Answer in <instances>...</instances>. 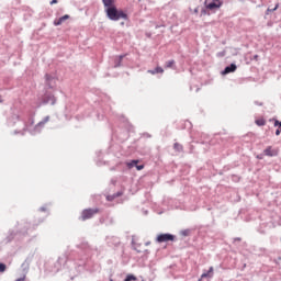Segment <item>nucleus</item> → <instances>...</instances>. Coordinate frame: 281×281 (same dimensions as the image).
Returning a JSON list of instances; mask_svg holds the SVG:
<instances>
[{
    "label": "nucleus",
    "mask_w": 281,
    "mask_h": 281,
    "mask_svg": "<svg viewBox=\"0 0 281 281\" xmlns=\"http://www.w3.org/2000/svg\"><path fill=\"white\" fill-rule=\"evenodd\" d=\"M103 5L105 8V14L110 21H120V19H128V14L123 10H117L115 7V0H102Z\"/></svg>",
    "instance_id": "f257e3e1"
},
{
    "label": "nucleus",
    "mask_w": 281,
    "mask_h": 281,
    "mask_svg": "<svg viewBox=\"0 0 281 281\" xmlns=\"http://www.w3.org/2000/svg\"><path fill=\"white\" fill-rule=\"evenodd\" d=\"M99 213L100 209H86L81 212V221H89V218H93Z\"/></svg>",
    "instance_id": "f03ea898"
},
{
    "label": "nucleus",
    "mask_w": 281,
    "mask_h": 281,
    "mask_svg": "<svg viewBox=\"0 0 281 281\" xmlns=\"http://www.w3.org/2000/svg\"><path fill=\"white\" fill-rule=\"evenodd\" d=\"M206 10H218L223 5V0H205Z\"/></svg>",
    "instance_id": "7ed1b4c3"
},
{
    "label": "nucleus",
    "mask_w": 281,
    "mask_h": 281,
    "mask_svg": "<svg viewBox=\"0 0 281 281\" xmlns=\"http://www.w3.org/2000/svg\"><path fill=\"white\" fill-rule=\"evenodd\" d=\"M173 240H175V235L168 234V233L159 234L156 237V243H173Z\"/></svg>",
    "instance_id": "20e7f679"
},
{
    "label": "nucleus",
    "mask_w": 281,
    "mask_h": 281,
    "mask_svg": "<svg viewBox=\"0 0 281 281\" xmlns=\"http://www.w3.org/2000/svg\"><path fill=\"white\" fill-rule=\"evenodd\" d=\"M263 155H266V157H278V149H274L272 146H268L263 150Z\"/></svg>",
    "instance_id": "39448f33"
},
{
    "label": "nucleus",
    "mask_w": 281,
    "mask_h": 281,
    "mask_svg": "<svg viewBox=\"0 0 281 281\" xmlns=\"http://www.w3.org/2000/svg\"><path fill=\"white\" fill-rule=\"evenodd\" d=\"M237 67L235 64H232L231 66H227L223 74H234V71H236Z\"/></svg>",
    "instance_id": "423d86ee"
},
{
    "label": "nucleus",
    "mask_w": 281,
    "mask_h": 281,
    "mask_svg": "<svg viewBox=\"0 0 281 281\" xmlns=\"http://www.w3.org/2000/svg\"><path fill=\"white\" fill-rule=\"evenodd\" d=\"M148 74H151V76H155V74H164V68L157 66L154 70H148Z\"/></svg>",
    "instance_id": "0eeeda50"
},
{
    "label": "nucleus",
    "mask_w": 281,
    "mask_h": 281,
    "mask_svg": "<svg viewBox=\"0 0 281 281\" xmlns=\"http://www.w3.org/2000/svg\"><path fill=\"white\" fill-rule=\"evenodd\" d=\"M175 150H177L178 153H182L183 151V145L179 144V143H175L173 145Z\"/></svg>",
    "instance_id": "6e6552de"
},
{
    "label": "nucleus",
    "mask_w": 281,
    "mask_h": 281,
    "mask_svg": "<svg viewBox=\"0 0 281 281\" xmlns=\"http://www.w3.org/2000/svg\"><path fill=\"white\" fill-rule=\"evenodd\" d=\"M139 164V160H132L130 162H126L127 168L131 170L134 166H137Z\"/></svg>",
    "instance_id": "1a4fd4ad"
},
{
    "label": "nucleus",
    "mask_w": 281,
    "mask_h": 281,
    "mask_svg": "<svg viewBox=\"0 0 281 281\" xmlns=\"http://www.w3.org/2000/svg\"><path fill=\"white\" fill-rule=\"evenodd\" d=\"M274 126H278V130L276 131V135H280L281 133V122L280 121H274Z\"/></svg>",
    "instance_id": "9d476101"
},
{
    "label": "nucleus",
    "mask_w": 281,
    "mask_h": 281,
    "mask_svg": "<svg viewBox=\"0 0 281 281\" xmlns=\"http://www.w3.org/2000/svg\"><path fill=\"white\" fill-rule=\"evenodd\" d=\"M166 69H172V67H175V60L171 59L169 61L166 63Z\"/></svg>",
    "instance_id": "9b49d317"
},
{
    "label": "nucleus",
    "mask_w": 281,
    "mask_h": 281,
    "mask_svg": "<svg viewBox=\"0 0 281 281\" xmlns=\"http://www.w3.org/2000/svg\"><path fill=\"white\" fill-rule=\"evenodd\" d=\"M257 126H265L267 124V122L265 121V119H259L256 121Z\"/></svg>",
    "instance_id": "f8f14e48"
},
{
    "label": "nucleus",
    "mask_w": 281,
    "mask_h": 281,
    "mask_svg": "<svg viewBox=\"0 0 281 281\" xmlns=\"http://www.w3.org/2000/svg\"><path fill=\"white\" fill-rule=\"evenodd\" d=\"M137 277L133 276V274H128L124 281H136Z\"/></svg>",
    "instance_id": "ddd939ff"
},
{
    "label": "nucleus",
    "mask_w": 281,
    "mask_h": 281,
    "mask_svg": "<svg viewBox=\"0 0 281 281\" xmlns=\"http://www.w3.org/2000/svg\"><path fill=\"white\" fill-rule=\"evenodd\" d=\"M205 278H212V274H209V272H204L201 274V280L205 279Z\"/></svg>",
    "instance_id": "4468645a"
},
{
    "label": "nucleus",
    "mask_w": 281,
    "mask_h": 281,
    "mask_svg": "<svg viewBox=\"0 0 281 281\" xmlns=\"http://www.w3.org/2000/svg\"><path fill=\"white\" fill-rule=\"evenodd\" d=\"M69 19V15H63L61 18H59V20L61 21V23H65V21H67Z\"/></svg>",
    "instance_id": "2eb2a0df"
},
{
    "label": "nucleus",
    "mask_w": 281,
    "mask_h": 281,
    "mask_svg": "<svg viewBox=\"0 0 281 281\" xmlns=\"http://www.w3.org/2000/svg\"><path fill=\"white\" fill-rule=\"evenodd\" d=\"M3 271H5V265L0 263V273H3Z\"/></svg>",
    "instance_id": "dca6fc26"
},
{
    "label": "nucleus",
    "mask_w": 281,
    "mask_h": 281,
    "mask_svg": "<svg viewBox=\"0 0 281 281\" xmlns=\"http://www.w3.org/2000/svg\"><path fill=\"white\" fill-rule=\"evenodd\" d=\"M279 7H280V4H276V7L272 10L268 9V12H276V10H278Z\"/></svg>",
    "instance_id": "f3484780"
},
{
    "label": "nucleus",
    "mask_w": 281,
    "mask_h": 281,
    "mask_svg": "<svg viewBox=\"0 0 281 281\" xmlns=\"http://www.w3.org/2000/svg\"><path fill=\"white\" fill-rule=\"evenodd\" d=\"M54 25H63V21L60 19L55 20Z\"/></svg>",
    "instance_id": "a211bd4d"
},
{
    "label": "nucleus",
    "mask_w": 281,
    "mask_h": 281,
    "mask_svg": "<svg viewBox=\"0 0 281 281\" xmlns=\"http://www.w3.org/2000/svg\"><path fill=\"white\" fill-rule=\"evenodd\" d=\"M136 170H144V165H135Z\"/></svg>",
    "instance_id": "6ab92c4d"
},
{
    "label": "nucleus",
    "mask_w": 281,
    "mask_h": 281,
    "mask_svg": "<svg viewBox=\"0 0 281 281\" xmlns=\"http://www.w3.org/2000/svg\"><path fill=\"white\" fill-rule=\"evenodd\" d=\"M207 272H209V274L212 276V273H214V267H211Z\"/></svg>",
    "instance_id": "aec40b11"
},
{
    "label": "nucleus",
    "mask_w": 281,
    "mask_h": 281,
    "mask_svg": "<svg viewBox=\"0 0 281 281\" xmlns=\"http://www.w3.org/2000/svg\"><path fill=\"white\" fill-rule=\"evenodd\" d=\"M56 3H58V0H52V1H50V5H54V4H56Z\"/></svg>",
    "instance_id": "412c9836"
},
{
    "label": "nucleus",
    "mask_w": 281,
    "mask_h": 281,
    "mask_svg": "<svg viewBox=\"0 0 281 281\" xmlns=\"http://www.w3.org/2000/svg\"><path fill=\"white\" fill-rule=\"evenodd\" d=\"M45 78H46V80H50L52 79V77L49 75H46Z\"/></svg>",
    "instance_id": "4be33fe9"
},
{
    "label": "nucleus",
    "mask_w": 281,
    "mask_h": 281,
    "mask_svg": "<svg viewBox=\"0 0 281 281\" xmlns=\"http://www.w3.org/2000/svg\"><path fill=\"white\" fill-rule=\"evenodd\" d=\"M194 13L199 14V8L194 9Z\"/></svg>",
    "instance_id": "5701e85b"
},
{
    "label": "nucleus",
    "mask_w": 281,
    "mask_h": 281,
    "mask_svg": "<svg viewBox=\"0 0 281 281\" xmlns=\"http://www.w3.org/2000/svg\"><path fill=\"white\" fill-rule=\"evenodd\" d=\"M15 281H25V279L20 278V279H16Z\"/></svg>",
    "instance_id": "b1692460"
},
{
    "label": "nucleus",
    "mask_w": 281,
    "mask_h": 281,
    "mask_svg": "<svg viewBox=\"0 0 281 281\" xmlns=\"http://www.w3.org/2000/svg\"><path fill=\"white\" fill-rule=\"evenodd\" d=\"M123 59H124V55H121V56H120V60H123Z\"/></svg>",
    "instance_id": "393cba45"
},
{
    "label": "nucleus",
    "mask_w": 281,
    "mask_h": 281,
    "mask_svg": "<svg viewBox=\"0 0 281 281\" xmlns=\"http://www.w3.org/2000/svg\"><path fill=\"white\" fill-rule=\"evenodd\" d=\"M183 235H184V236H188V232H183Z\"/></svg>",
    "instance_id": "a878e982"
},
{
    "label": "nucleus",
    "mask_w": 281,
    "mask_h": 281,
    "mask_svg": "<svg viewBox=\"0 0 281 281\" xmlns=\"http://www.w3.org/2000/svg\"><path fill=\"white\" fill-rule=\"evenodd\" d=\"M146 245H150V241L146 243Z\"/></svg>",
    "instance_id": "bb28decb"
},
{
    "label": "nucleus",
    "mask_w": 281,
    "mask_h": 281,
    "mask_svg": "<svg viewBox=\"0 0 281 281\" xmlns=\"http://www.w3.org/2000/svg\"><path fill=\"white\" fill-rule=\"evenodd\" d=\"M255 58H258V55H256Z\"/></svg>",
    "instance_id": "cd10ccee"
},
{
    "label": "nucleus",
    "mask_w": 281,
    "mask_h": 281,
    "mask_svg": "<svg viewBox=\"0 0 281 281\" xmlns=\"http://www.w3.org/2000/svg\"><path fill=\"white\" fill-rule=\"evenodd\" d=\"M0 104H1V100H0Z\"/></svg>",
    "instance_id": "c85d7f7f"
}]
</instances>
